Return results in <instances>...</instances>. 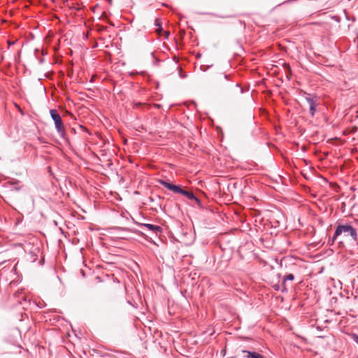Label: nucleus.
Returning a JSON list of instances; mask_svg holds the SVG:
<instances>
[{
    "mask_svg": "<svg viewBox=\"0 0 358 358\" xmlns=\"http://www.w3.org/2000/svg\"><path fill=\"white\" fill-rule=\"evenodd\" d=\"M331 244H338V246L357 243L358 244V234L357 228L352 222L338 220L335 225V231L330 240Z\"/></svg>",
    "mask_w": 358,
    "mask_h": 358,
    "instance_id": "f257e3e1",
    "label": "nucleus"
},
{
    "mask_svg": "<svg viewBox=\"0 0 358 358\" xmlns=\"http://www.w3.org/2000/svg\"><path fill=\"white\" fill-rule=\"evenodd\" d=\"M50 113L54 121L57 132L62 138H64L66 136V131L60 115L56 109L50 110Z\"/></svg>",
    "mask_w": 358,
    "mask_h": 358,
    "instance_id": "f03ea898",
    "label": "nucleus"
},
{
    "mask_svg": "<svg viewBox=\"0 0 358 358\" xmlns=\"http://www.w3.org/2000/svg\"><path fill=\"white\" fill-rule=\"evenodd\" d=\"M159 183L163 187H166L170 191H172L174 193L180 194L182 189L180 186L171 184L166 180H159Z\"/></svg>",
    "mask_w": 358,
    "mask_h": 358,
    "instance_id": "7ed1b4c3",
    "label": "nucleus"
},
{
    "mask_svg": "<svg viewBox=\"0 0 358 358\" xmlns=\"http://www.w3.org/2000/svg\"><path fill=\"white\" fill-rule=\"evenodd\" d=\"M13 297L16 300L17 303L19 304H23V303H27V296L22 289L17 290V292H15L13 295Z\"/></svg>",
    "mask_w": 358,
    "mask_h": 358,
    "instance_id": "20e7f679",
    "label": "nucleus"
},
{
    "mask_svg": "<svg viewBox=\"0 0 358 358\" xmlns=\"http://www.w3.org/2000/svg\"><path fill=\"white\" fill-rule=\"evenodd\" d=\"M142 227L157 235L162 232V227L157 225H154L151 224H143Z\"/></svg>",
    "mask_w": 358,
    "mask_h": 358,
    "instance_id": "39448f33",
    "label": "nucleus"
},
{
    "mask_svg": "<svg viewBox=\"0 0 358 358\" xmlns=\"http://www.w3.org/2000/svg\"><path fill=\"white\" fill-rule=\"evenodd\" d=\"M180 194L185 196L190 200H194L199 206H201V203L200 199H198L192 192L182 189Z\"/></svg>",
    "mask_w": 358,
    "mask_h": 358,
    "instance_id": "423d86ee",
    "label": "nucleus"
},
{
    "mask_svg": "<svg viewBox=\"0 0 358 358\" xmlns=\"http://www.w3.org/2000/svg\"><path fill=\"white\" fill-rule=\"evenodd\" d=\"M241 352L245 355L244 356L245 358H264L262 355L254 351L242 350Z\"/></svg>",
    "mask_w": 358,
    "mask_h": 358,
    "instance_id": "0eeeda50",
    "label": "nucleus"
},
{
    "mask_svg": "<svg viewBox=\"0 0 358 358\" xmlns=\"http://www.w3.org/2000/svg\"><path fill=\"white\" fill-rule=\"evenodd\" d=\"M156 32L158 34H164L166 38H167L169 37V33L168 31H164L162 26L159 27L156 29Z\"/></svg>",
    "mask_w": 358,
    "mask_h": 358,
    "instance_id": "6e6552de",
    "label": "nucleus"
},
{
    "mask_svg": "<svg viewBox=\"0 0 358 358\" xmlns=\"http://www.w3.org/2000/svg\"><path fill=\"white\" fill-rule=\"evenodd\" d=\"M306 100L309 105V108L311 106H317V103L313 100V99H312L310 97H306Z\"/></svg>",
    "mask_w": 358,
    "mask_h": 358,
    "instance_id": "1a4fd4ad",
    "label": "nucleus"
},
{
    "mask_svg": "<svg viewBox=\"0 0 358 358\" xmlns=\"http://www.w3.org/2000/svg\"><path fill=\"white\" fill-rule=\"evenodd\" d=\"M294 279V275L292 273H289V274L287 275L286 276H285L284 282H285L287 280H293Z\"/></svg>",
    "mask_w": 358,
    "mask_h": 358,
    "instance_id": "9d476101",
    "label": "nucleus"
},
{
    "mask_svg": "<svg viewBox=\"0 0 358 358\" xmlns=\"http://www.w3.org/2000/svg\"><path fill=\"white\" fill-rule=\"evenodd\" d=\"M11 185V189L14 190H19L20 188L19 187L15 186L17 184V182H9Z\"/></svg>",
    "mask_w": 358,
    "mask_h": 358,
    "instance_id": "9b49d317",
    "label": "nucleus"
},
{
    "mask_svg": "<svg viewBox=\"0 0 358 358\" xmlns=\"http://www.w3.org/2000/svg\"><path fill=\"white\" fill-rule=\"evenodd\" d=\"M316 107L317 106H311V107L309 108V112H310V113L312 117H313L314 115H315V110H316Z\"/></svg>",
    "mask_w": 358,
    "mask_h": 358,
    "instance_id": "f8f14e48",
    "label": "nucleus"
},
{
    "mask_svg": "<svg viewBox=\"0 0 358 358\" xmlns=\"http://www.w3.org/2000/svg\"><path fill=\"white\" fill-rule=\"evenodd\" d=\"M30 255H31V260L32 262H35V261L36 260V255L35 252H34V251H31V252H30Z\"/></svg>",
    "mask_w": 358,
    "mask_h": 358,
    "instance_id": "ddd939ff",
    "label": "nucleus"
},
{
    "mask_svg": "<svg viewBox=\"0 0 358 358\" xmlns=\"http://www.w3.org/2000/svg\"><path fill=\"white\" fill-rule=\"evenodd\" d=\"M351 337L352 340L358 344V335H357L356 334H352L351 335Z\"/></svg>",
    "mask_w": 358,
    "mask_h": 358,
    "instance_id": "4468645a",
    "label": "nucleus"
},
{
    "mask_svg": "<svg viewBox=\"0 0 358 358\" xmlns=\"http://www.w3.org/2000/svg\"><path fill=\"white\" fill-rule=\"evenodd\" d=\"M352 222H353L354 227H355L357 228V231L358 232V220L355 219Z\"/></svg>",
    "mask_w": 358,
    "mask_h": 358,
    "instance_id": "2eb2a0df",
    "label": "nucleus"
},
{
    "mask_svg": "<svg viewBox=\"0 0 358 358\" xmlns=\"http://www.w3.org/2000/svg\"><path fill=\"white\" fill-rule=\"evenodd\" d=\"M155 24L157 27L162 26V24H161V22H159V20L158 19L155 20Z\"/></svg>",
    "mask_w": 358,
    "mask_h": 358,
    "instance_id": "dca6fc26",
    "label": "nucleus"
},
{
    "mask_svg": "<svg viewBox=\"0 0 358 358\" xmlns=\"http://www.w3.org/2000/svg\"><path fill=\"white\" fill-rule=\"evenodd\" d=\"M237 252L240 255L241 257L243 259L244 257L241 255V251L240 248L237 250Z\"/></svg>",
    "mask_w": 358,
    "mask_h": 358,
    "instance_id": "f3484780",
    "label": "nucleus"
},
{
    "mask_svg": "<svg viewBox=\"0 0 358 358\" xmlns=\"http://www.w3.org/2000/svg\"><path fill=\"white\" fill-rule=\"evenodd\" d=\"M224 78L225 80H228V76L224 75Z\"/></svg>",
    "mask_w": 358,
    "mask_h": 358,
    "instance_id": "a211bd4d",
    "label": "nucleus"
},
{
    "mask_svg": "<svg viewBox=\"0 0 358 358\" xmlns=\"http://www.w3.org/2000/svg\"><path fill=\"white\" fill-rule=\"evenodd\" d=\"M83 248H81V250H80V252H83Z\"/></svg>",
    "mask_w": 358,
    "mask_h": 358,
    "instance_id": "6ab92c4d",
    "label": "nucleus"
},
{
    "mask_svg": "<svg viewBox=\"0 0 358 358\" xmlns=\"http://www.w3.org/2000/svg\"><path fill=\"white\" fill-rule=\"evenodd\" d=\"M357 358H358V357H357Z\"/></svg>",
    "mask_w": 358,
    "mask_h": 358,
    "instance_id": "aec40b11",
    "label": "nucleus"
}]
</instances>
